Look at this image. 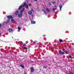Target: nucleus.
<instances>
[{"label":"nucleus","instance_id":"f03ea898","mask_svg":"<svg viewBox=\"0 0 74 74\" xmlns=\"http://www.w3.org/2000/svg\"><path fill=\"white\" fill-rule=\"evenodd\" d=\"M19 12V11L18 10H16L15 11V12H14L15 15H16V16H17V15H18Z\"/></svg>","mask_w":74,"mask_h":74},{"label":"nucleus","instance_id":"f8f14e48","mask_svg":"<svg viewBox=\"0 0 74 74\" xmlns=\"http://www.w3.org/2000/svg\"><path fill=\"white\" fill-rule=\"evenodd\" d=\"M20 67L23 68V69H24L25 68V67H24V66L22 64L20 65Z\"/></svg>","mask_w":74,"mask_h":74},{"label":"nucleus","instance_id":"473e14b6","mask_svg":"<svg viewBox=\"0 0 74 74\" xmlns=\"http://www.w3.org/2000/svg\"><path fill=\"white\" fill-rule=\"evenodd\" d=\"M43 37H45V35H43Z\"/></svg>","mask_w":74,"mask_h":74},{"label":"nucleus","instance_id":"4be33fe9","mask_svg":"<svg viewBox=\"0 0 74 74\" xmlns=\"http://www.w3.org/2000/svg\"><path fill=\"white\" fill-rule=\"evenodd\" d=\"M23 46H26V45L25 43H23Z\"/></svg>","mask_w":74,"mask_h":74},{"label":"nucleus","instance_id":"4468645a","mask_svg":"<svg viewBox=\"0 0 74 74\" xmlns=\"http://www.w3.org/2000/svg\"><path fill=\"white\" fill-rule=\"evenodd\" d=\"M32 24H35V23H36V22L35 21H31Z\"/></svg>","mask_w":74,"mask_h":74},{"label":"nucleus","instance_id":"cd10ccee","mask_svg":"<svg viewBox=\"0 0 74 74\" xmlns=\"http://www.w3.org/2000/svg\"><path fill=\"white\" fill-rule=\"evenodd\" d=\"M1 26H2V24L0 23V27H1Z\"/></svg>","mask_w":74,"mask_h":74},{"label":"nucleus","instance_id":"7ed1b4c3","mask_svg":"<svg viewBox=\"0 0 74 74\" xmlns=\"http://www.w3.org/2000/svg\"><path fill=\"white\" fill-rule=\"evenodd\" d=\"M7 18H8V19H12V16L9 15V16H7Z\"/></svg>","mask_w":74,"mask_h":74},{"label":"nucleus","instance_id":"20e7f679","mask_svg":"<svg viewBox=\"0 0 74 74\" xmlns=\"http://www.w3.org/2000/svg\"><path fill=\"white\" fill-rule=\"evenodd\" d=\"M24 7L23 5H20L18 8V10H21L22 8V7Z\"/></svg>","mask_w":74,"mask_h":74},{"label":"nucleus","instance_id":"f257e3e1","mask_svg":"<svg viewBox=\"0 0 74 74\" xmlns=\"http://www.w3.org/2000/svg\"><path fill=\"white\" fill-rule=\"evenodd\" d=\"M23 6L24 7H25V8H26L27 9H28L29 8V6H28L27 4H26V3H24L23 5Z\"/></svg>","mask_w":74,"mask_h":74},{"label":"nucleus","instance_id":"c85d7f7f","mask_svg":"<svg viewBox=\"0 0 74 74\" xmlns=\"http://www.w3.org/2000/svg\"><path fill=\"white\" fill-rule=\"evenodd\" d=\"M43 68H44V69H47V66H44Z\"/></svg>","mask_w":74,"mask_h":74},{"label":"nucleus","instance_id":"9b49d317","mask_svg":"<svg viewBox=\"0 0 74 74\" xmlns=\"http://www.w3.org/2000/svg\"><path fill=\"white\" fill-rule=\"evenodd\" d=\"M28 13L29 15H32V11H29L28 12Z\"/></svg>","mask_w":74,"mask_h":74},{"label":"nucleus","instance_id":"1a4fd4ad","mask_svg":"<svg viewBox=\"0 0 74 74\" xmlns=\"http://www.w3.org/2000/svg\"><path fill=\"white\" fill-rule=\"evenodd\" d=\"M59 7H60V10L61 11V10H62V7H63V6H62V5H59Z\"/></svg>","mask_w":74,"mask_h":74},{"label":"nucleus","instance_id":"39448f33","mask_svg":"<svg viewBox=\"0 0 74 74\" xmlns=\"http://www.w3.org/2000/svg\"><path fill=\"white\" fill-rule=\"evenodd\" d=\"M22 15H23V14L22 13H20L18 14V16L19 18H21L22 16Z\"/></svg>","mask_w":74,"mask_h":74},{"label":"nucleus","instance_id":"2eb2a0df","mask_svg":"<svg viewBox=\"0 0 74 74\" xmlns=\"http://www.w3.org/2000/svg\"><path fill=\"white\" fill-rule=\"evenodd\" d=\"M42 11H43V12H44V13L45 14H47V12H46L45 11V10H44V9H42Z\"/></svg>","mask_w":74,"mask_h":74},{"label":"nucleus","instance_id":"bb28decb","mask_svg":"<svg viewBox=\"0 0 74 74\" xmlns=\"http://www.w3.org/2000/svg\"><path fill=\"white\" fill-rule=\"evenodd\" d=\"M49 5H52V4L51 3H49Z\"/></svg>","mask_w":74,"mask_h":74},{"label":"nucleus","instance_id":"c756f323","mask_svg":"<svg viewBox=\"0 0 74 74\" xmlns=\"http://www.w3.org/2000/svg\"><path fill=\"white\" fill-rule=\"evenodd\" d=\"M34 1H37V0H33Z\"/></svg>","mask_w":74,"mask_h":74},{"label":"nucleus","instance_id":"412c9836","mask_svg":"<svg viewBox=\"0 0 74 74\" xmlns=\"http://www.w3.org/2000/svg\"><path fill=\"white\" fill-rule=\"evenodd\" d=\"M10 22V19H8V21L6 22V23H8Z\"/></svg>","mask_w":74,"mask_h":74},{"label":"nucleus","instance_id":"f704fd0d","mask_svg":"<svg viewBox=\"0 0 74 74\" xmlns=\"http://www.w3.org/2000/svg\"><path fill=\"white\" fill-rule=\"evenodd\" d=\"M1 33H0V35H1Z\"/></svg>","mask_w":74,"mask_h":74},{"label":"nucleus","instance_id":"f3484780","mask_svg":"<svg viewBox=\"0 0 74 74\" xmlns=\"http://www.w3.org/2000/svg\"><path fill=\"white\" fill-rule=\"evenodd\" d=\"M69 57L70 59H73V57H71V55L69 56Z\"/></svg>","mask_w":74,"mask_h":74},{"label":"nucleus","instance_id":"7c9ffc66","mask_svg":"<svg viewBox=\"0 0 74 74\" xmlns=\"http://www.w3.org/2000/svg\"><path fill=\"white\" fill-rule=\"evenodd\" d=\"M31 10L32 12L33 11V9Z\"/></svg>","mask_w":74,"mask_h":74},{"label":"nucleus","instance_id":"0eeeda50","mask_svg":"<svg viewBox=\"0 0 74 74\" xmlns=\"http://www.w3.org/2000/svg\"><path fill=\"white\" fill-rule=\"evenodd\" d=\"M59 52L60 55H63V51L61 50H59Z\"/></svg>","mask_w":74,"mask_h":74},{"label":"nucleus","instance_id":"ddd939ff","mask_svg":"<svg viewBox=\"0 0 74 74\" xmlns=\"http://www.w3.org/2000/svg\"><path fill=\"white\" fill-rule=\"evenodd\" d=\"M46 10L47 12H51V11H50V10L48 9V8H46Z\"/></svg>","mask_w":74,"mask_h":74},{"label":"nucleus","instance_id":"6e6552de","mask_svg":"<svg viewBox=\"0 0 74 74\" xmlns=\"http://www.w3.org/2000/svg\"><path fill=\"white\" fill-rule=\"evenodd\" d=\"M8 30H9V32H10L11 33V32H13V30H12V29L11 28H9L8 29Z\"/></svg>","mask_w":74,"mask_h":74},{"label":"nucleus","instance_id":"6ab92c4d","mask_svg":"<svg viewBox=\"0 0 74 74\" xmlns=\"http://www.w3.org/2000/svg\"><path fill=\"white\" fill-rule=\"evenodd\" d=\"M18 29L19 30H21V27H18Z\"/></svg>","mask_w":74,"mask_h":74},{"label":"nucleus","instance_id":"a878e982","mask_svg":"<svg viewBox=\"0 0 74 74\" xmlns=\"http://www.w3.org/2000/svg\"><path fill=\"white\" fill-rule=\"evenodd\" d=\"M31 5H32L30 3L28 4V5H29V6H30V7L31 6Z\"/></svg>","mask_w":74,"mask_h":74},{"label":"nucleus","instance_id":"393cba45","mask_svg":"<svg viewBox=\"0 0 74 74\" xmlns=\"http://www.w3.org/2000/svg\"><path fill=\"white\" fill-rule=\"evenodd\" d=\"M24 49H26V50H27V47H24Z\"/></svg>","mask_w":74,"mask_h":74},{"label":"nucleus","instance_id":"5701e85b","mask_svg":"<svg viewBox=\"0 0 74 74\" xmlns=\"http://www.w3.org/2000/svg\"><path fill=\"white\" fill-rule=\"evenodd\" d=\"M63 41V40L62 39H60L59 40V41L60 42H62V41Z\"/></svg>","mask_w":74,"mask_h":74},{"label":"nucleus","instance_id":"aec40b11","mask_svg":"<svg viewBox=\"0 0 74 74\" xmlns=\"http://www.w3.org/2000/svg\"><path fill=\"white\" fill-rule=\"evenodd\" d=\"M52 10L54 12L55 11V10H56V9L53 8L52 9Z\"/></svg>","mask_w":74,"mask_h":74},{"label":"nucleus","instance_id":"423d86ee","mask_svg":"<svg viewBox=\"0 0 74 74\" xmlns=\"http://www.w3.org/2000/svg\"><path fill=\"white\" fill-rule=\"evenodd\" d=\"M31 72H32V73H33L34 71V68L33 67H31Z\"/></svg>","mask_w":74,"mask_h":74},{"label":"nucleus","instance_id":"2f4dec72","mask_svg":"<svg viewBox=\"0 0 74 74\" xmlns=\"http://www.w3.org/2000/svg\"><path fill=\"white\" fill-rule=\"evenodd\" d=\"M68 52H69V53L70 52V51H69V49H68Z\"/></svg>","mask_w":74,"mask_h":74},{"label":"nucleus","instance_id":"b1692460","mask_svg":"<svg viewBox=\"0 0 74 74\" xmlns=\"http://www.w3.org/2000/svg\"><path fill=\"white\" fill-rule=\"evenodd\" d=\"M53 4H55L56 3V2L55 1H53V2H52Z\"/></svg>","mask_w":74,"mask_h":74},{"label":"nucleus","instance_id":"dca6fc26","mask_svg":"<svg viewBox=\"0 0 74 74\" xmlns=\"http://www.w3.org/2000/svg\"><path fill=\"white\" fill-rule=\"evenodd\" d=\"M15 21L14 20V19H12V18L11 21V22H12V23H13V22H14Z\"/></svg>","mask_w":74,"mask_h":74},{"label":"nucleus","instance_id":"9d476101","mask_svg":"<svg viewBox=\"0 0 74 74\" xmlns=\"http://www.w3.org/2000/svg\"><path fill=\"white\" fill-rule=\"evenodd\" d=\"M25 9H24V8H23L20 11V13L21 14H22V13L23 12V11H24V10Z\"/></svg>","mask_w":74,"mask_h":74},{"label":"nucleus","instance_id":"72a5a7b5","mask_svg":"<svg viewBox=\"0 0 74 74\" xmlns=\"http://www.w3.org/2000/svg\"><path fill=\"white\" fill-rule=\"evenodd\" d=\"M35 42H37V41H35Z\"/></svg>","mask_w":74,"mask_h":74},{"label":"nucleus","instance_id":"a211bd4d","mask_svg":"<svg viewBox=\"0 0 74 74\" xmlns=\"http://www.w3.org/2000/svg\"><path fill=\"white\" fill-rule=\"evenodd\" d=\"M63 51L64 52H65V53H67V52H68V51H66L64 50H63Z\"/></svg>","mask_w":74,"mask_h":74}]
</instances>
